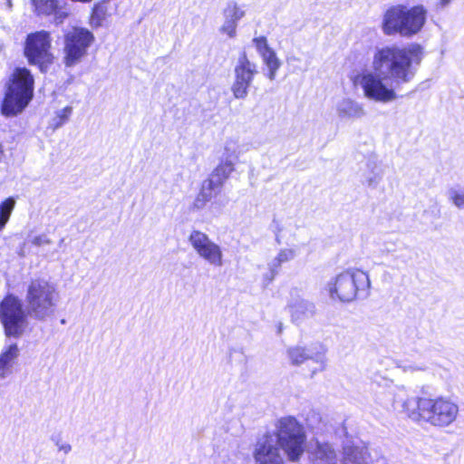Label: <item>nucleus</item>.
<instances>
[{
	"label": "nucleus",
	"mask_w": 464,
	"mask_h": 464,
	"mask_svg": "<svg viewBox=\"0 0 464 464\" xmlns=\"http://www.w3.org/2000/svg\"><path fill=\"white\" fill-rule=\"evenodd\" d=\"M420 60L421 47L419 44L377 47L372 57V70H363L355 75L353 84L360 86L363 96L370 101L392 102L397 99V94L385 82L391 81L397 85L410 82Z\"/></svg>",
	"instance_id": "obj_1"
},
{
	"label": "nucleus",
	"mask_w": 464,
	"mask_h": 464,
	"mask_svg": "<svg viewBox=\"0 0 464 464\" xmlns=\"http://www.w3.org/2000/svg\"><path fill=\"white\" fill-rule=\"evenodd\" d=\"M402 410L411 420L440 429L452 425L459 415L457 402L446 396L409 397L403 401Z\"/></svg>",
	"instance_id": "obj_2"
},
{
	"label": "nucleus",
	"mask_w": 464,
	"mask_h": 464,
	"mask_svg": "<svg viewBox=\"0 0 464 464\" xmlns=\"http://www.w3.org/2000/svg\"><path fill=\"white\" fill-rule=\"evenodd\" d=\"M427 20V9L422 5L408 7L404 5H392L386 10L382 22L385 35L399 34L410 38L419 34Z\"/></svg>",
	"instance_id": "obj_3"
},
{
	"label": "nucleus",
	"mask_w": 464,
	"mask_h": 464,
	"mask_svg": "<svg viewBox=\"0 0 464 464\" xmlns=\"http://www.w3.org/2000/svg\"><path fill=\"white\" fill-rule=\"evenodd\" d=\"M370 288L369 275L355 268L339 273L327 283L330 297L344 303H350L359 298H367L370 295Z\"/></svg>",
	"instance_id": "obj_4"
},
{
	"label": "nucleus",
	"mask_w": 464,
	"mask_h": 464,
	"mask_svg": "<svg viewBox=\"0 0 464 464\" xmlns=\"http://www.w3.org/2000/svg\"><path fill=\"white\" fill-rule=\"evenodd\" d=\"M34 85V80L31 72L26 68H16L7 85L2 113L6 117L21 113L33 99Z\"/></svg>",
	"instance_id": "obj_5"
},
{
	"label": "nucleus",
	"mask_w": 464,
	"mask_h": 464,
	"mask_svg": "<svg viewBox=\"0 0 464 464\" xmlns=\"http://www.w3.org/2000/svg\"><path fill=\"white\" fill-rule=\"evenodd\" d=\"M271 434L288 460L297 462L300 459L306 443V432L300 421L292 416L282 417L276 421Z\"/></svg>",
	"instance_id": "obj_6"
},
{
	"label": "nucleus",
	"mask_w": 464,
	"mask_h": 464,
	"mask_svg": "<svg viewBox=\"0 0 464 464\" xmlns=\"http://www.w3.org/2000/svg\"><path fill=\"white\" fill-rule=\"evenodd\" d=\"M59 298L53 284L44 279H34L25 295L27 314L34 319L44 320L54 313Z\"/></svg>",
	"instance_id": "obj_7"
},
{
	"label": "nucleus",
	"mask_w": 464,
	"mask_h": 464,
	"mask_svg": "<svg viewBox=\"0 0 464 464\" xmlns=\"http://www.w3.org/2000/svg\"><path fill=\"white\" fill-rule=\"evenodd\" d=\"M94 42L93 34L86 28L73 27L63 36V63L65 67H74L88 54Z\"/></svg>",
	"instance_id": "obj_8"
},
{
	"label": "nucleus",
	"mask_w": 464,
	"mask_h": 464,
	"mask_svg": "<svg viewBox=\"0 0 464 464\" xmlns=\"http://www.w3.org/2000/svg\"><path fill=\"white\" fill-rule=\"evenodd\" d=\"M51 47L50 33L42 30L27 35L24 53L29 64L38 66L41 72H46L54 60Z\"/></svg>",
	"instance_id": "obj_9"
},
{
	"label": "nucleus",
	"mask_w": 464,
	"mask_h": 464,
	"mask_svg": "<svg viewBox=\"0 0 464 464\" xmlns=\"http://www.w3.org/2000/svg\"><path fill=\"white\" fill-rule=\"evenodd\" d=\"M0 321L7 336L23 334L27 326V314L17 296L7 295L0 303Z\"/></svg>",
	"instance_id": "obj_10"
},
{
	"label": "nucleus",
	"mask_w": 464,
	"mask_h": 464,
	"mask_svg": "<svg viewBox=\"0 0 464 464\" xmlns=\"http://www.w3.org/2000/svg\"><path fill=\"white\" fill-rule=\"evenodd\" d=\"M257 72L256 63L248 59L246 52H242L235 64L233 70V82L230 87V91L235 99H246L249 89Z\"/></svg>",
	"instance_id": "obj_11"
},
{
	"label": "nucleus",
	"mask_w": 464,
	"mask_h": 464,
	"mask_svg": "<svg viewBox=\"0 0 464 464\" xmlns=\"http://www.w3.org/2000/svg\"><path fill=\"white\" fill-rule=\"evenodd\" d=\"M188 240L197 255L208 264L217 267L224 265V254L221 246L206 233L200 230H192Z\"/></svg>",
	"instance_id": "obj_12"
},
{
	"label": "nucleus",
	"mask_w": 464,
	"mask_h": 464,
	"mask_svg": "<svg viewBox=\"0 0 464 464\" xmlns=\"http://www.w3.org/2000/svg\"><path fill=\"white\" fill-rule=\"evenodd\" d=\"M286 357L293 366H300L306 362H312L314 364L310 368L312 377L318 372H324L327 365L326 350L323 347L318 350H313L301 345L290 346L286 349Z\"/></svg>",
	"instance_id": "obj_13"
},
{
	"label": "nucleus",
	"mask_w": 464,
	"mask_h": 464,
	"mask_svg": "<svg viewBox=\"0 0 464 464\" xmlns=\"http://www.w3.org/2000/svg\"><path fill=\"white\" fill-rule=\"evenodd\" d=\"M252 455L255 464H285L271 432H266L257 438Z\"/></svg>",
	"instance_id": "obj_14"
},
{
	"label": "nucleus",
	"mask_w": 464,
	"mask_h": 464,
	"mask_svg": "<svg viewBox=\"0 0 464 464\" xmlns=\"http://www.w3.org/2000/svg\"><path fill=\"white\" fill-rule=\"evenodd\" d=\"M297 256V250L294 247L281 248L277 255L267 263L268 271L263 275L265 285L271 284L279 274L283 264L294 260Z\"/></svg>",
	"instance_id": "obj_15"
},
{
	"label": "nucleus",
	"mask_w": 464,
	"mask_h": 464,
	"mask_svg": "<svg viewBox=\"0 0 464 464\" xmlns=\"http://www.w3.org/2000/svg\"><path fill=\"white\" fill-rule=\"evenodd\" d=\"M224 23L219 31L226 34L229 38H234L237 34L238 21L244 17L245 11L236 3H228L223 11Z\"/></svg>",
	"instance_id": "obj_16"
},
{
	"label": "nucleus",
	"mask_w": 464,
	"mask_h": 464,
	"mask_svg": "<svg viewBox=\"0 0 464 464\" xmlns=\"http://www.w3.org/2000/svg\"><path fill=\"white\" fill-rule=\"evenodd\" d=\"M292 321L300 324L315 314V305L314 303L301 297H292L288 304Z\"/></svg>",
	"instance_id": "obj_17"
},
{
	"label": "nucleus",
	"mask_w": 464,
	"mask_h": 464,
	"mask_svg": "<svg viewBox=\"0 0 464 464\" xmlns=\"http://www.w3.org/2000/svg\"><path fill=\"white\" fill-rule=\"evenodd\" d=\"M336 113L342 120H358L366 115L362 103L351 98H343L336 104Z\"/></svg>",
	"instance_id": "obj_18"
},
{
	"label": "nucleus",
	"mask_w": 464,
	"mask_h": 464,
	"mask_svg": "<svg viewBox=\"0 0 464 464\" xmlns=\"http://www.w3.org/2000/svg\"><path fill=\"white\" fill-rule=\"evenodd\" d=\"M362 182L375 188L382 179V169L375 158H370L360 169Z\"/></svg>",
	"instance_id": "obj_19"
},
{
	"label": "nucleus",
	"mask_w": 464,
	"mask_h": 464,
	"mask_svg": "<svg viewBox=\"0 0 464 464\" xmlns=\"http://www.w3.org/2000/svg\"><path fill=\"white\" fill-rule=\"evenodd\" d=\"M222 188V186L210 176L202 182L201 188L198 194L193 206L197 209L203 208L207 202L215 197Z\"/></svg>",
	"instance_id": "obj_20"
},
{
	"label": "nucleus",
	"mask_w": 464,
	"mask_h": 464,
	"mask_svg": "<svg viewBox=\"0 0 464 464\" xmlns=\"http://www.w3.org/2000/svg\"><path fill=\"white\" fill-rule=\"evenodd\" d=\"M313 464H337V456L334 449L327 442H315L312 451Z\"/></svg>",
	"instance_id": "obj_21"
},
{
	"label": "nucleus",
	"mask_w": 464,
	"mask_h": 464,
	"mask_svg": "<svg viewBox=\"0 0 464 464\" xmlns=\"http://www.w3.org/2000/svg\"><path fill=\"white\" fill-rule=\"evenodd\" d=\"M19 356L16 343L10 344L0 354V379H5L12 373V368Z\"/></svg>",
	"instance_id": "obj_22"
},
{
	"label": "nucleus",
	"mask_w": 464,
	"mask_h": 464,
	"mask_svg": "<svg viewBox=\"0 0 464 464\" xmlns=\"http://www.w3.org/2000/svg\"><path fill=\"white\" fill-rule=\"evenodd\" d=\"M366 450L355 446L346 445L343 447V464H366Z\"/></svg>",
	"instance_id": "obj_23"
},
{
	"label": "nucleus",
	"mask_w": 464,
	"mask_h": 464,
	"mask_svg": "<svg viewBox=\"0 0 464 464\" xmlns=\"http://www.w3.org/2000/svg\"><path fill=\"white\" fill-rule=\"evenodd\" d=\"M234 170L235 166L233 160H221L209 176L223 187L225 181Z\"/></svg>",
	"instance_id": "obj_24"
},
{
	"label": "nucleus",
	"mask_w": 464,
	"mask_h": 464,
	"mask_svg": "<svg viewBox=\"0 0 464 464\" xmlns=\"http://www.w3.org/2000/svg\"><path fill=\"white\" fill-rule=\"evenodd\" d=\"M261 58L263 60V63L267 67L266 77L270 81H274L276 79V72L281 66V62L278 59V57L276 56V52L273 50L267 53H264L261 56Z\"/></svg>",
	"instance_id": "obj_25"
},
{
	"label": "nucleus",
	"mask_w": 464,
	"mask_h": 464,
	"mask_svg": "<svg viewBox=\"0 0 464 464\" xmlns=\"http://www.w3.org/2000/svg\"><path fill=\"white\" fill-rule=\"evenodd\" d=\"M15 200L8 198L0 204V231L5 227L14 208Z\"/></svg>",
	"instance_id": "obj_26"
},
{
	"label": "nucleus",
	"mask_w": 464,
	"mask_h": 464,
	"mask_svg": "<svg viewBox=\"0 0 464 464\" xmlns=\"http://www.w3.org/2000/svg\"><path fill=\"white\" fill-rule=\"evenodd\" d=\"M32 2L39 14H49L56 8L55 0H32Z\"/></svg>",
	"instance_id": "obj_27"
},
{
	"label": "nucleus",
	"mask_w": 464,
	"mask_h": 464,
	"mask_svg": "<svg viewBox=\"0 0 464 464\" xmlns=\"http://www.w3.org/2000/svg\"><path fill=\"white\" fill-rule=\"evenodd\" d=\"M449 199L459 208H464V188H450L447 192Z\"/></svg>",
	"instance_id": "obj_28"
},
{
	"label": "nucleus",
	"mask_w": 464,
	"mask_h": 464,
	"mask_svg": "<svg viewBox=\"0 0 464 464\" xmlns=\"http://www.w3.org/2000/svg\"><path fill=\"white\" fill-rule=\"evenodd\" d=\"M237 145L236 141L229 140L225 142L224 145V153L222 155L221 160H233L235 163L236 160L238 158Z\"/></svg>",
	"instance_id": "obj_29"
},
{
	"label": "nucleus",
	"mask_w": 464,
	"mask_h": 464,
	"mask_svg": "<svg viewBox=\"0 0 464 464\" xmlns=\"http://www.w3.org/2000/svg\"><path fill=\"white\" fill-rule=\"evenodd\" d=\"M72 107L70 106H67L62 110H60L59 111H57V114H56V117L53 119L54 121V123H53V126L54 128H59L61 127L65 121H68L71 113H72Z\"/></svg>",
	"instance_id": "obj_30"
},
{
	"label": "nucleus",
	"mask_w": 464,
	"mask_h": 464,
	"mask_svg": "<svg viewBox=\"0 0 464 464\" xmlns=\"http://www.w3.org/2000/svg\"><path fill=\"white\" fill-rule=\"evenodd\" d=\"M253 42L260 56H262L264 53H267L273 51V49L269 47L265 36L256 37L253 39Z\"/></svg>",
	"instance_id": "obj_31"
},
{
	"label": "nucleus",
	"mask_w": 464,
	"mask_h": 464,
	"mask_svg": "<svg viewBox=\"0 0 464 464\" xmlns=\"http://www.w3.org/2000/svg\"><path fill=\"white\" fill-rule=\"evenodd\" d=\"M51 243L52 240L45 234L36 236L32 240V244L36 246H43Z\"/></svg>",
	"instance_id": "obj_32"
},
{
	"label": "nucleus",
	"mask_w": 464,
	"mask_h": 464,
	"mask_svg": "<svg viewBox=\"0 0 464 464\" xmlns=\"http://www.w3.org/2000/svg\"><path fill=\"white\" fill-rule=\"evenodd\" d=\"M428 367L424 363H411L403 366L404 372H413L416 371H426Z\"/></svg>",
	"instance_id": "obj_33"
},
{
	"label": "nucleus",
	"mask_w": 464,
	"mask_h": 464,
	"mask_svg": "<svg viewBox=\"0 0 464 464\" xmlns=\"http://www.w3.org/2000/svg\"><path fill=\"white\" fill-rule=\"evenodd\" d=\"M53 441L59 451H63L64 454H68L72 450V446L67 442L62 441L60 439L53 440Z\"/></svg>",
	"instance_id": "obj_34"
},
{
	"label": "nucleus",
	"mask_w": 464,
	"mask_h": 464,
	"mask_svg": "<svg viewBox=\"0 0 464 464\" xmlns=\"http://www.w3.org/2000/svg\"><path fill=\"white\" fill-rule=\"evenodd\" d=\"M452 1L453 0H439L437 5L440 8L443 9V8L447 7Z\"/></svg>",
	"instance_id": "obj_35"
},
{
	"label": "nucleus",
	"mask_w": 464,
	"mask_h": 464,
	"mask_svg": "<svg viewBox=\"0 0 464 464\" xmlns=\"http://www.w3.org/2000/svg\"><path fill=\"white\" fill-rule=\"evenodd\" d=\"M282 327H283L282 323H279V324H278V333L279 334L282 332Z\"/></svg>",
	"instance_id": "obj_36"
},
{
	"label": "nucleus",
	"mask_w": 464,
	"mask_h": 464,
	"mask_svg": "<svg viewBox=\"0 0 464 464\" xmlns=\"http://www.w3.org/2000/svg\"><path fill=\"white\" fill-rule=\"evenodd\" d=\"M3 48H4V44L2 42H0V53L2 52Z\"/></svg>",
	"instance_id": "obj_37"
},
{
	"label": "nucleus",
	"mask_w": 464,
	"mask_h": 464,
	"mask_svg": "<svg viewBox=\"0 0 464 464\" xmlns=\"http://www.w3.org/2000/svg\"><path fill=\"white\" fill-rule=\"evenodd\" d=\"M63 241H64V239H63V238H62V239L60 240V242H59V246L63 245Z\"/></svg>",
	"instance_id": "obj_38"
},
{
	"label": "nucleus",
	"mask_w": 464,
	"mask_h": 464,
	"mask_svg": "<svg viewBox=\"0 0 464 464\" xmlns=\"http://www.w3.org/2000/svg\"><path fill=\"white\" fill-rule=\"evenodd\" d=\"M104 2H109L110 0H103Z\"/></svg>",
	"instance_id": "obj_39"
}]
</instances>
